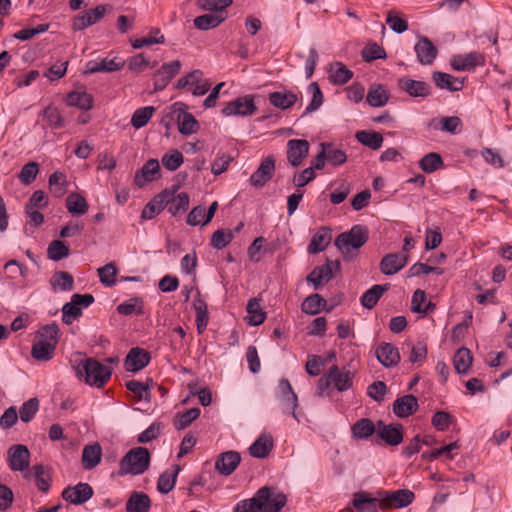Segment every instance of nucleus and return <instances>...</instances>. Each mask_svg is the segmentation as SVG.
Returning <instances> with one entry per match:
<instances>
[{"mask_svg": "<svg viewBox=\"0 0 512 512\" xmlns=\"http://www.w3.org/2000/svg\"><path fill=\"white\" fill-rule=\"evenodd\" d=\"M180 471L179 465H173L165 470L158 478L157 490L162 494H168L175 487L177 476Z\"/></svg>", "mask_w": 512, "mask_h": 512, "instance_id": "obj_33", "label": "nucleus"}, {"mask_svg": "<svg viewBox=\"0 0 512 512\" xmlns=\"http://www.w3.org/2000/svg\"><path fill=\"white\" fill-rule=\"evenodd\" d=\"M352 505L357 512H378L382 509L379 492L376 497H372L367 492H357L353 496Z\"/></svg>", "mask_w": 512, "mask_h": 512, "instance_id": "obj_17", "label": "nucleus"}, {"mask_svg": "<svg viewBox=\"0 0 512 512\" xmlns=\"http://www.w3.org/2000/svg\"><path fill=\"white\" fill-rule=\"evenodd\" d=\"M50 285L53 289L72 291L74 289V278L69 272L57 271L50 279Z\"/></svg>", "mask_w": 512, "mask_h": 512, "instance_id": "obj_50", "label": "nucleus"}, {"mask_svg": "<svg viewBox=\"0 0 512 512\" xmlns=\"http://www.w3.org/2000/svg\"><path fill=\"white\" fill-rule=\"evenodd\" d=\"M444 166V162L439 153L430 152L424 155L419 161V167L425 173H433Z\"/></svg>", "mask_w": 512, "mask_h": 512, "instance_id": "obj_53", "label": "nucleus"}, {"mask_svg": "<svg viewBox=\"0 0 512 512\" xmlns=\"http://www.w3.org/2000/svg\"><path fill=\"white\" fill-rule=\"evenodd\" d=\"M279 398L283 404V411H290L293 418L299 421L296 408L298 407V397L294 392L289 380L281 379L279 382Z\"/></svg>", "mask_w": 512, "mask_h": 512, "instance_id": "obj_15", "label": "nucleus"}, {"mask_svg": "<svg viewBox=\"0 0 512 512\" xmlns=\"http://www.w3.org/2000/svg\"><path fill=\"white\" fill-rule=\"evenodd\" d=\"M66 103L71 107L89 110L93 107V97L86 91H72L67 95Z\"/></svg>", "mask_w": 512, "mask_h": 512, "instance_id": "obj_40", "label": "nucleus"}, {"mask_svg": "<svg viewBox=\"0 0 512 512\" xmlns=\"http://www.w3.org/2000/svg\"><path fill=\"white\" fill-rule=\"evenodd\" d=\"M482 56L472 52L467 55H456L451 59V66L456 71H465L481 64Z\"/></svg>", "mask_w": 512, "mask_h": 512, "instance_id": "obj_35", "label": "nucleus"}, {"mask_svg": "<svg viewBox=\"0 0 512 512\" xmlns=\"http://www.w3.org/2000/svg\"><path fill=\"white\" fill-rule=\"evenodd\" d=\"M472 359L471 352L468 348L462 347L458 349L453 359L455 370L459 374L467 373L472 364Z\"/></svg>", "mask_w": 512, "mask_h": 512, "instance_id": "obj_49", "label": "nucleus"}, {"mask_svg": "<svg viewBox=\"0 0 512 512\" xmlns=\"http://www.w3.org/2000/svg\"><path fill=\"white\" fill-rule=\"evenodd\" d=\"M382 510L388 508H404L414 500V493L408 489L396 491H379Z\"/></svg>", "mask_w": 512, "mask_h": 512, "instance_id": "obj_6", "label": "nucleus"}, {"mask_svg": "<svg viewBox=\"0 0 512 512\" xmlns=\"http://www.w3.org/2000/svg\"><path fill=\"white\" fill-rule=\"evenodd\" d=\"M178 186H175L172 191L168 190L169 198H167L166 206L172 215H177L180 212H185L189 207V195L186 192H181L175 195Z\"/></svg>", "mask_w": 512, "mask_h": 512, "instance_id": "obj_28", "label": "nucleus"}, {"mask_svg": "<svg viewBox=\"0 0 512 512\" xmlns=\"http://www.w3.org/2000/svg\"><path fill=\"white\" fill-rule=\"evenodd\" d=\"M55 349V345L36 339L31 349V355L38 361H48L53 358Z\"/></svg>", "mask_w": 512, "mask_h": 512, "instance_id": "obj_46", "label": "nucleus"}, {"mask_svg": "<svg viewBox=\"0 0 512 512\" xmlns=\"http://www.w3.org/2000/svg\"><path fill=\"white\" fill-rule=\"evenodd\" d=\"M273 448V439L270 435L262 434L249 447V453L256 458H265Z\"/></svg>", "mask_w": 512, "mask_h": 512, "instance_id": "obj_39", "label": "nucleus"}, {"mask_svg": "<svg viewBox=\"0 0 512 512\" xmlns=\"http://www.w3.org/2000/svg\"><path fill=\"white\" fill-rule=\"evenodd\" d=\"M9 468L12 471H24L30 464V451L22 444L13 445L8 449Z\"/></svg>", "mask_w": 512, "mask_h": 512, "instance_id": "obj_11", "label": "nucleus"}, {"mask_svg": "<svg viewBox=\"0 0 512 512\" xmlns=\"http://www.w3.org/2000/svg\"><path fill=\"white\" fill-rule=\"evenodd\" d=\"M48 258L60 261L69 255V247L61 240H53L47 248Z\"/></svg>", "mask_w": 512, "mask_h": 512, "instance_id": "obj_59", "label": "nucleus"}, {"mask_svg": "<svg viewBox=\"0 0 512 512\" xmlns=\"http://www.w3.org/2000/svg\"><path fill=\"white\" fill-rule=\"evenodd\" d=\"M62 498L74 505H81L93 496V488L88 483H78L66 487L61 494Z\"/></svg>", "mask_w": 512, "mask_h": 512, "instance_id": "obj_10", "label": "nucleus"}, {"mask_svg": "<svg viewBox=\"0 0 512 512\" xmlns=\"http://www.w3.org/2000/svg\"><path fill=\"white\" fill-rule=\"evenodd\" d=\"M377 425L382 427L379 431V437L388 445L397 446L403 441V427L401 424L385 425L382 421H378Z\"/></svg>", "mask_w": 512, "mask_h": 512, "instance_id": "obj_25", "label": "nucleus"}, {"mask_svg": "<svg viewBox=\"0 0 512 512\" xmlns=\"http://www.w3.org/2000/svg\"><path fill=\"white\" fill-rule=\"evenodd\" d=\"M76 375L80 380L91 386L103 387L110 379L111 368L94 358L81 359L75 366Z\"/></svg>", "mask_w": 512, "mask_h": 512, "instance_id": "obj_1", "label": "nucleus"}, {"mask_svg": "<svg viewBox=\"0 0 512 512\" xmlns=\"http://www.w3.org/2000/svg\"><path fill=\"white\" fill-rule=\"evenodd\" d=\"M160 166L156 159L148 160L141 169H139L134 177L136 186L142 188L146 183L155 179V175L159 172Z\"/></svg>", "mask_w": 512, "mask_h": 512, "instance_id": "obj_27", "label": "nucleus"}, {"mask_svg": "<svg viewBox=\"0 0 512 512\" xmlns=\"http://www.w3.org/2000/svg\"><path fill=\"white\" fill-rule=\"evenodd\" d=\"M390 94L382 84H372L368 90L366 101L372 107H383L387 104Z\"/></svg>", "mask_w": 512, "mask_h": 512, "instance_id": "obj_34", "label": "nucleus"}, {"mask_svg": "<svg viewBox=\"0 0 512 512\" xmlns=\"http://www.w3.org/2000/svg\"><path fill=\"white\" fill-rule=\"evenodd\" d=\"M151 501L144 492H132L126 503L127 512H149Z\"/></svg>", "mask_w": 512, "mask_h": 512, "instance_id": "obj_38", "label": "nucleus"}, {"mask_svg": "<svg viewBox=\"0 0 512 512\" xmlns=\"http://www.w3.org/2000/svg\"><path fill=\"white\" fill-rule=\"evenodd\" d=\"M259 490H267V500L258 501L263 512H279L286 504V496L271 487H262Z\"/></svg>", "mask_w": 512, "mask_h": 512, "instance_id": "obj_22", "label": "nucleus"}, {"mask_svg": "<svg viewBox=\"0 0 512 512\" xmlns=\"http://www.w3.org/2000/svg\"><path fill=\"white\" fill-rule=\"evenodd\" d=\"M124 62H116L115 59L104 58L100 61H89L85 73L94 74L98 72H114L120 70Z\"/></svg>", "mask_w": 512, "mask_h": 512, "instance_id": "obj_37", "label": "nucleus"}, {"mask_svg": "<svg viewBox=\"0 0 512 512\" xmlns=\"http://www.w3.org/2000/svg\"><path fill=\"white\" fill-rule=\"evenodd\" d=\"M417 409L418 400L412 394L399 397L393 403V412L399 418L409 417L414 414Z\"/></svg>", "mask_w": 512, "mask_h": 512, "instance_id": "obj_24", "label": "nucleus"}, {"mask_svg": "<svg viewBox=\"0 0 512 512\" xmlns=\"http://www.w3.org/2000/svg\"><path fill=\"white\" fill-rule=\"evenodd\" d=\"M254 97L252 95H246L238 97L237 99L230 101L222 109L224 116H250L256 111L254 104Z\"/></svg>", "mask_w": 512, "mask_h": 512, "instance_id": "obj_8", "label": "nucleus"}, {"mask_svg": "<svg viewBox=\"0 0 512 512\" xmlns=\"http://www.w3.org/2000/svg\"><path fill=\"white\" fill-rule=\"evenodd\" d=\"M39 410V400L36 397L30 398L22 404L19 409L20 419L27 423L30 422Z\"/></svg>", "mask_w": 512, "mask_h": 512, "instance_id": "obj_61", "label": "nucleus"}, {"mask_svg": "<svg viewBox=\"0 0 512 512\" xmlns=\"http://www.w3.org/2000/svg\"><path fill=\"white\" fill-rule=\"evenodd\" d=\"M353 77V72L343 63L336 62L330 69L329 79L335 85H344Z\"/></svg>", "mask_w": 512, "mask_h": 512, "instance_id": "obj_47", "label": "nucleus"}, {"mask_svg": "<svg viewBox=\"0 0 512 512\" xmlns=\"http://www.w3.org/2000/svg\"><path fill=\"white\" fill-rule=\"evenodd\" d=\"M94 302L92 294H73L70 302L62 307V321L70 325L82 315V308L90 306Z\"/></svg>", "mask_w": 512, "mask_h": 512, "instance_id": "obj_5", "label": "nucleus"}, {"mask_svg": "<svg viewBox=\"0 0 512 512\" xmlns=\"http://www.w3.org/2000/svg\"><path fill=\"white\" fill-rule=\"evenodd\" d=\"M408 261L405 253H389L380 262V270L385 275H394L399 272Z\"/></svg>", "mask_w": 512, "mask_h": 512, "instance_id": "obj_20", "label": "nucleus"}, {"mask_svg": "<svg viewBox=\"0 0 512 512\" xmlns=\"http://www.w3.org/2000/svg\"><path fill=\"white\" fill-rule=\"evenodd\" d=\"M267 496V490H258L252 498L237 503L233 512H263L258 501H266Z\"/></svg>", "mask_w": 512, "mask_h": 512, "instance_id": "obj_36", "label": "nucleus"}, {"mask_svg": "<svg viewBox=\"0 0 512 512\" xmlns=\"http://www.w3.org/2000/svg\"><path fill=\"white\" fill-rule=\"evenodd\" d=\"M327 301L319 294H312L305 298L302 303V310L309 315H316L321 310L331 311V308L326 309Z\"/></svg>", "mask_w": 512, "mask_h": 512, "instance_id": "obj_44", "label": "nucleus"}, {"mask_svg": "<svg viewBox=\"0 0 512 512\" xmlns=\"http://www.w3.org/2000/svg\"><path fill=\"white\" fill-rule=\"evenodd\" d=\"M66 208L71 214L83 215L88 211V203L80 194L71 193L66 198Z\"/></svg>", "mask_w": 512, "mask_h": 512, "instance_id": "obj_51", "label": "nucleus"}, {"mask_svg": "<svg viewBox=\"0 0 512 512\" xmlns=\"http://www.w3.org/2000/svg\"><path fill=\"white\" fill-rule=\"evenodd\" d=\"M66 185H67L66 176L64 173H62L60 171L54 172L49 177L50 192L55 197H61L66 193Z\"/></svg>", "mask_w": 512, "mask_h": 512, "instance_id": "obj_56", "label": "nucleus"}, {"mask_svg": "<svg viewBox=\"0 0 512 512\" xmlns=\"http://www.w3.org/2000/svg\"><path fill=\"white\" fill-rule=\"evenodd\" d=\"M101 447L99 444L87 445L82 451V466L90 470L96 467L101 461Z\"/></svg>", "mask_w": 512, "mask_h": 512, "instance_id": "obj_42", "label": "nucleus"}, {"mask_svg": "<svg viewBox=\"0 0 512 512\" xmlns=\"http://www.w3.org/2000/svg\"><path fill=\"white\" fill-rule=\"evenodd\" d=\"M225 18L226 16L223 13H207L196 17L193 22L197 29L209 30L219 26Z\"/></svg>", "mask_w": 512, "mask_h": 512, "instance_id": "obj_45", "label": "nucleus"}, {"mask_svg": "<svg viewBox=\"0 0 512 512\" xmlns=\"http://www.w3.org/2000/svg\"><path fill=\"white\" fill-rule=\"evenodd\" d=\"M166 116L178 122V130L183 135L196 133L199 128L198 121L187 111V105L183 102L172 104Z\"/></svg>", "mask_w": 512, "mask_h": 512, "instance_id": "obj_4", "label": "nucleus"}, {"mask_svg": "<svg viewBox=\"0 0 512 512\" xmlns=\"http://www.w3.org/2000/svg\"><path fill=\"white\" fill-rule=\"evenodd\" d=\"M232 2V0H198V6L201 10L211 11L214 14L223 13L226 16L224 10L229 7Z\"/></svg>", "mask_w": 512, "mask_h": 512, "instance_id": "obj_58", "label": "nucleus"}, {"mask_svg": "<svg viewBox=\"0 0 512 512\" xmlns=\"http://www.w3.org/2000/svg\"><path fill=\"white\" fill-rule=\"evenodd\" d=\"M151 360L150 353L139 347L132 348L126 356L124 366L129 372H138L145 368Z\"/></svg>", "mask_w": 512, "mask_h": 512, "instance_id": "obj_19", "label": "nucleus"}, {"mask_svg": "<svg viewBox=\"0 0 512 512\" xmlns=\"http://www.w3.org/2000/svg\"><path fill=\"white\" fill-rule=\"evenodd\" d=\"M355 137L358 142L372 150L379 149L384 140L381 133L372 130H360L356 132Z\"/></svg>", "mask_w": 512, "mask_h": 512, "instance_id": "obj_43", "label": "nucleus"}, {"mask_svg": "<svg viewBox=\"0 0 512 512\" xmlns=\"http://www.w3.org/2000/svg\"><path fill=\"white\" fill-rule=\"evenodd\" d=\"M106 13V5H98L95 8L85 11L74 18L73 29L84 30L93 24L99 22Z\"/></svg>", "mask_w": 512, "mask_h": 512, "instance_id": "obj_16", "label": "nucleus"}, {"mask_svg": "<svg viewBox=\"0 0 512 512\" xmlns=\"http://www.w3.org/2000/svg\"><path fill=\"white\" fill-rule=\"evenodd\" d=\"M432 80L438 88L447 89L451 92L460 91L464 86V79L440 71L433 72Z\"/></svg>", "mask_w": 512, "mask_h": 512, "instance_id": "obj_26", "label": "nucleus"}, {"mask_svg": "<svg viewBox=\"0 0 512 512\" xmlns=\"http://www.w3.org/2000/svg\"><path fill=\"white\" fill-rule=\"evenodd\" d=\"M368 240V229L362 225L353 226L350 231L339 234L334 244L341 251L345 260L352 259L351 250H358Z\"/></svg>", "mask_w": 512, "mask_h": 512, "instance_id": "obj_2", "label": "nucleus"}, {"mask_svg": "<svg viewBox=\"0 0 512 512\" xmlns=\"http://www.w3.org/2000/svg\"><path fill=\"white\" fill-rule=\"evenodd\" d=\"M308 91L312 94V99L302 114V117L318 110L323 104L324 100L323 93L317 82H311L308 85Z\"/></svg>", "mask_w": 512, "mask_h": 512, "instance_id": "obj_55", "label": "nucleus"}, {"mask_svg": "<svg viewBox=\"0 0 512 512\" xmlns=\"http://www.w3.org/2000/svg\"><path fill=\"white\" fill-rule=\"evenodd\" d=\"M181 69V62L174 60L164 63L154 74V90L161 91L167 87L171 79H173Z\"/></svg>", "mask_w": 512, "mask_h": 512, "instance_id": "obj_9", "label": "nucleus"}, {"mask_svg": "<svg viewBox=\"0 0 512 512\" xmlns=\"http://www.w3.org/2000/svg\"><path fill=\"white\" fill-rule=\"evenodd\" d=\"M200 415V409L197 407L191 408L179 414L174 420V427L177 430H182L188 427Z\"/></svg>", "mask_w": 512, "mask_h": 512, "instance_id": "obj_62", "label": "nucleus"}, {"mask_svg": "<svg viewBox=\"0 0 512 512\" xmlns=\"http://www.w3.org/2000/svg\"><path fill=\"white\" fill-rule=\"evenodd\" d=\"M234 238L231 230L219 229L215 231L211 237L210 245L217 250L226 247Z\"/></svg>", "mask_w": 512, "mask_h": 512, "instance_id": "obj_64", "label": "nucleus"}, {"mask_svg": "<svg viewBox=\"0 0 512 512\" xmlns=\"http://www.w3.org/2000/svg\"><path fill=\"white\" fill-rule=\"evenodd\" d=\"M161 161L167 170L175 171L183 164L184 157L180 151L174 149L164 154Z\"/></svg>", "mask_w": 512, "mask_h": 512, "instance_id": "obj_63", "label": "nucleus"}, {"mask_svg": "<svg viewBox=\"0 0 512 512\" xmlns=\"http://www.w3.org/2000/svg\"><path fill=\"white\" fill-rule=\"evenodd\" d=\"M193 305L196 313L197 331L201 334L206 329L209 321L208 307L206 302L201 298L195 299Z\"/></svg>", "mask_w": 512, "mask_h": 512, "instance_id": "obj_52", "label": "nucleus"}, {"mask_svg": "<svg viewBox=\"0 0 512 512\" xmlns=\"http://www.w3.org/2000/svg\"><path fill=\"white\" fill-rule=\"evenodd\" d=\"M351 431L354 438L366 439L374 433L375 425L372 420L362 418L353 424Z\"/></svg>", "mask_w": 512, "mask_h": 512, "instance_id": "obj_54", "label": "nucleus"}, {"mask_svg": "<svg viewBox=\"0 0 512 512\" xmlns=\"http://www.w3.org/2000/svg\"><path fill=\"white\" fill-rule=\"evenodd\" d=\"M327 153V162L332 166H339L347 161V155L345 151L336 148L332 143L322 142Z\"/></svg>", "mask_w": 512, "mask_h": 512, "instance_id": "obj_60", "label": "nucleus"}, {"mask_svg": "<svg viewBox=\"0 0 512 512\" xmlns=\"http://www.w3.org/2000/svg\"><path fill=\"white\" fill-rule=\"evenodd\" d=\"M378 361L385 367L396 366L400 361L398 348L391 343L383 342L376 349Z\"/></svg>", "mask_w": 512, "mask_h": 512, "instance_id": "obj_23", "label": "nucleus"}, {"mask_svg": "<svg viewBox=\"0 0 512 512\" xmlns=\"http://www.w3.org/2000/svg\"><path fill=\"white\" fill-rule=\"evenodd\" d=\"M389 289V284L379 285L375 284L368 289L360 298L363 307L372 309L376 306L384 292Z\"/></svg>", "mask_w": 512, "mask_h": 512, "instance_id": "obj_41", "label": "nucleus"}, {"mask_svg": "<svg viewBox=\"0 0 512 512\" xmlns=\"http://www.w3.org/2000/svg\"><path fill=\"white\" fill-rule=\"evenodd\" d=\"M275 171V159L273 156L265 157L257 170L250 177V184L254 187H263L272 177Z\"/></svg>", "mask_w": 512, "mask_h": 512, "instance_id": "obj_14", "label": "nucleus"}, {"mask_svg": "<svg viewBox=\"0 0 512 512\" xmlns=\"http://www.w3.org/2000/svg\"><path fill=\"white\" fill-rule=\"evenodd\" d=\"M155 108L153 106H146L136 109L131 118V125L135 129L144 127L151 119Z\"/></svg>", "mask_w": 512, "mask_h": 512, "instance_id": "obj_57", "label": "nucleus"}, {"mask_svg": "<svg viewBox=\"0 0 512 512\" xmlns=\"http://www.w3.org/2000/svg\"><path fill=\"white\" fill-rule=\"evenodd\" d=\"M269 102L272 106L281 110L291 108L298 100L297 95L289 90L275 91L268 95Z\"/></svg>", "mask_w": 512, "mask_h": 512, "instance_id": "obj_31", "label": "nucleus"}, {"mask_svg": "<svg viewBox=\"0 0 512 512\" xmlns=\"http://www.w3.org/2000/svg\"><path fill=\"white\" fill-rule=\"evenodd\" d=\"M167 198H169L168 190L156 195L142 210L141 218L149 220L158 215L166 206Z\"/></svg>", "mask_w": 512, "mask_h": 512, "instance_id": "obj_32", "label": "nucleus"}, {"mask_svg": "<svg viewBox=\"0 0 512 512\" xmlns=\"http://www.w3.org/2000/svg\"><path fill=\"white\" fill-rule=\"evenodd\" d=\"M333 269H340L338 260L328 261L324 265L316 266L307 276L306 281L311 283L314 289H319L333 278Z\"/></svg>", "mask_w": 512, "mask_h": 512, "instance_id": "obj_7", "label": "nucleus"}, {"mask_svg": "<svg viewBox=\"0 0 512 512\" xmlns=\"http://www.w3.org/2000/svg\"><path fill=\"white\" fill-rule=\"evenodd\" d=\"M150 465V453L147 448L136 447L129 450L119 463V475H140Z\"/></svg>", "mask_w": 512, "mask_h": 512, "instance_id": "obj_3", "label": "nucleus"}, {"mask_svg": "<svg viewBox=\"0 0 512 512\" xmlns=\"http://www.w3.org/2000/svg\"><path fill=\"white\" fill-rule=\"evenodd\" d=\"M329 377L332 379L333 385L340 392L351 388L353 383V373L350 371H341L337 365L329 368Z\"/></svg>", "mask_w": 512, "mask_h": 512, "instance_id": "obj_30", "label": "nucleus"}, {"mask_svg": "<svg viewBox=\"0 0 512 512\" xmlns=\"http://www.w3.org/2000/svg\"><path fill=\"white\" fill-rule=\"evenodd\" d=\"M332 240L331 229L328 227H321L312 237L309 245L308 252L310 254H317L326 249Z\"/></svg>", "mask_w": 512, "mask_h": 512, "instance_id": "obj_29", "label": "nucleus"}, {"mask_svg": "<svg viewBox=\"0 0 512 512\" xmlns=\"http://www.w3.org/2000/svg\"><path fill=\"white\" fill-rule=\"evenodd\" d=\"M414 50L417 56V60L422 65H431L437 57L438 50L432 41L421 36L418 42L414 46Z\"/></svg>", "mask_w": 512, "mask_h": 512, "instance_id": "obj_18", "label": "nucleus"}, {"mask_svg": "<svg viewBox=\"0 0 512 512\" xmlns=\"http://www.w3.org/2000/svg\"><path fill=\"white\" fill-rule=\"evenodd\" d=\"M241 460L240 454L236 451H226L221 453L215 462L216 470L225 476L231 475Z\"/></svg>", "mask_w": 512, "mask_h": 512, "instance_id": "obj_21", "label": "nucleus"}, {"mask_svg": "<svg viewBox=\"0 0 512 512\" xmlns=\"http://www.w3.org/2000/svg\"><path fill=\"white\" fill-rule=\"evenodd\" d=\"M248 313L247 322L250 325L258 326L265 321L266 313L262 311L259 300L257 298H251L246 307Z\"/></svg>", "mask_w": 512, "mask_h": 512, "instance_id": "obj_48", "label": "nucleus"}, {"mask_svg": "<svg viewBox=\"0 0 512 512\" xmlns=\"http://www.w3.org/2000/svg\"><path fill=\"white\" fill-rule=\"evenodd\" d=\"M398 88L410 97L425 98L431 95V86L424 81L414 80L408 77L398 79Z\"/></svg>", "mask_w": 512, "mask_h": 512, "instance_id": "obj_13", "label": "nucleus"}, {"mask_svg": "<svg viewBox=\"0 0 512 512\" xmlns=\"http://www.w3.org/2000/svg\"><path fill=\"white\" fill-rule=\"evenodd\" d=\"M309 142L305 139H291L287 142V160L293 167H298L309 153Z\"/></svg>", "mask_w": 512, "mask_h": 512, "instance_id": "obj_12", "label": "nucleus"}]
</instances>
